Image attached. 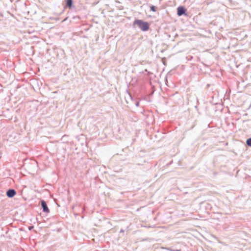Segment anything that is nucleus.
Here are the masks:
<instances>
[{
  "label": "nucleus",
  "mask_w": 251,
  "mask_h": 251,
  "mask_svg": "<svg viewBox=\"0 0 251 251\" xmlns=\"http://www.w3.org/2000/svg\"><path fill=\"white\" fill-rule=\"evenodd\" d=\"M41 204H46V203H45V201H42Z\"/></svg>",
  "instance_id": "obj_8"
},
{
  "label": "nucleus",
  "mask_w": 251,
  "mask_h": 251,
  "mask_svg": "<svg viewBox=\"0 0 251 251\" xmlns=\"http://www.w3.org/2000/svg\"><path fill=\"white\" fill-rule=\"evenodd\" d=\"M134 24L138 26L143 31H147L149 28V25L147 22H143L141 20H137L134 22Z\"/></svg>",
  "instance_id": "obj_1"
},
{
  "label": "nucleus",
  "mask_w": 251,
  "mask_h": 251,
  "mask_svg": "<svg viewBox=\"0 0 251 251\" xmlns=\"http://www.w3.org/2000/svg\"><path fill=\"white\" fill-rule=\"evenodd\" d=\"M43 211L45 212L49 213V209L48 207H47V205H42Z\"/></svg>",
  "instance_id": "obj_4"
},
{
  "label": "nucleus",
  "mask_w": 251,
  "mask_h": 251,
  "mask_svg": "<svg viewBox=\"0 0 251 251\" xmlns=\"http://www.w3.org/2000/svg\"><path fill=\"white\" fill-rule=\"evenodd\" d=\"M72 0H66V5L70 8L72 7Z\"/></svg>",
  "instance_id": "obj_5"
},
{
  "label": "nucleus",
  "mask_w": 251,
  "mask_h": 251,
  "mask_svg": "<svg viewBox=\"0 0 251 251\" xmlns=\"http://www.w3.org/2000/svg\"><path fill=\"white\" fill-rule=\"evenodd\" d=\"M6 194L8 197L11 198L16 195V192L14 189H9L7 191Z\"/></svg>",
  "instance_id": "obj_3"
},
{
  "label": "nucleus",
  "mask_w": 251,
  "mask_h": 251,
  "mask_svg": "<svg viewBox=\"0 0 251 251\" xmlns=\"http://www.w3.org/2000/svg\"><path fill=\"white\" fill-rule=\"evenodd\" d=\"M247 144L251 147V138H249L247 140Z\"/></svg>",
  "instance_id": "obj_6"
},
{
  "label": "nucleus",
  "mask_w": 251,
  "mask_h": 251,
  "mask_svg": "<svg viewBox=\"0 0 251 251\" xmlns=\"http://www.w3.org/2000/svg\"><path fill=\"white\" fill-rule=\"evenodd\" d=\"M151 11L155 12L156 11V7L154 6H151Z\"/></svg>",
  "instance_id": "obj_7"
},
{
  "label": "nucleus",
  "mask_w": 251,
  "mask_h": 251,
  "mask_svg": "<svg viewBox=\"0 0 251 251\" xmlns=\"http://www.w3.org/2000/svg\"><path fill=\"white\" fill-rule=\"evenodd\" d=\"M185 10L183 7L179 6L177 9V14L178 16H181L185 14Z\"/></svg>",
  "instance_id": "obj_2"
}]
</instances>
